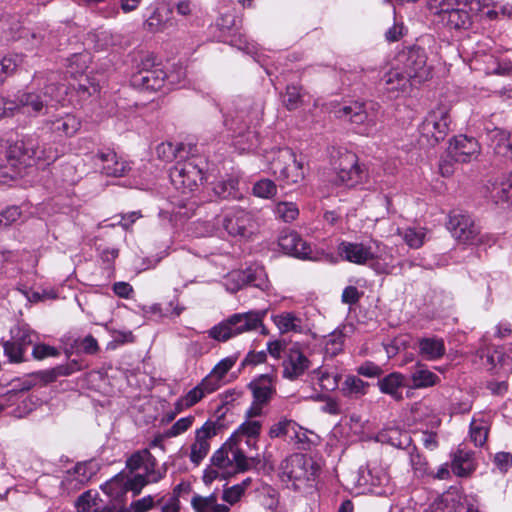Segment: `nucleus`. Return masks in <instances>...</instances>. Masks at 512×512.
<instances>
[{
    "mask_svg": "<svg viewBox=\"0 0 512 512\" xmlns=\"http://www.w3.org/2000/svg\"><path fill=\"white\" fill-rule=\"evenodd\" d=\"M383 81L387 92L392 93L394 97L408 94L412 88L417 85L412 81L405 71L395 63V65L384 74Z\"/></svg>",
    "mask_w": 512,
    "mask_h": 512,
    "instance_id": "nucleus-21",
    "label": "nucleus"
},
{
    "mask_svg": "<svg viewBox=\"0 0 512 512\" xmlns=\"http://www.w3.org/2000/svg\"><path fill=\"white\" fill-rule=\"evenodd\" d=\"M487 362L492 366L496 367L497 364H500L502 367H507L505 369L507 372L512 371V345L506 350L502 351V349H496L492 354L487 355Z\"/></svg>",
    "mask_w": 512,
    "mask_h": 512,
    "instance_id": "nucleus-45",
    "label": "nucleus"
},
{
    "mask_svg": "<svg viewBox=\"0 0 512 512\" xmlns=\"http://www.w3.org/2000/svg\"><path fill=\"white\" fill-rule=\"evenodd\" d=\"M152 482L147 481V477L141 476V474H135L133 476L119 473L105 484L101 486V489L111 498L116 500L121 499L126 492L131 491L136 496L140 494L141 490Z\"/></svg>",
    "mask_w": 512,
    "mask_h": 512,
    "instance_id": "nucleus-16",
    "label": "nucleus"
},
{
    "mask_svg": "<svg viewBox=\"0 0 512 512\" xmlns=\"http://www.w3.org/2000/svg\"><path fill=\"white\" fill-rule=\"evenodd\" d=\"M399 235L402 236L403 240L410 248L418 249L425 242L426 229L422 227H409L403 231H399Z\"/></svg>",
    "mask_w": 512,
    "mask_h": 512,
    "instance_id": "nucleus-44",
    "label": "nucleus"
},
{
    "mask_svg": "<svg viewBox=\"0 0 512 512\" xmlns=\"http://www.w3.org/2000/svg\"><path fill=\"white\" fill-rule=\"evenodd\" d=\"M451 457L450 469L457 477H469L477 468L474 452L471 450L458 448Z\"/></svg>",
    "mask_w": 512,
    "mask_h": 512,
    "instance_id": "nucleus-25",
    "label": "nucleus"
},
{
    "mask_svg": "<svg viewBox=\"0 0 512 512\" xmlns=\"http://www.w3.org/2000/svg\"><path fill=\"white\" fill-rule=\"evenodd\" d=\"M276 215L285 222L295 220L299 215V209L293 202H279L275 208Z\"/></svg>",
    "mask_w": 512,
    "mask_h": 512,
    "instance_id": "nucleus-50",
    "label": "nucleus"
},
{
    "mask_svg": "<svg viewBox=\"0 0 512 512\" xmlns=\"http://www.w3.org/2000/svg\"><path fill=\"white\" fill-rule=\"evenodd\" d=\"M249 388L253 394V401L262 406L270 401L273 393L275 392L272 385L267 381L251 382L249 384Z\"/></svg>",
    "mask_w": 512,
    "mask_h": 512,
    "instance_id": "nucleus-41",
    "label": "nucleus"
},
{
    "mask_svg": "<svg viewBox=\"0 0 512 512\" xmlns=\"http://www.w3.org/2000/svg\"><path fill=\"white\" fill-rule=\"evenodd\" d=\"M213 192L221 199H241L239 180L235 177L221 179L214 183Z\"/></svg>",
    "mask_w": 512,
    "mask_h": 512,
    "instance_id": "nucleus-33",
    "label": "nucleus"
},
{
    "mask_svg": "<svg viewBox=\"0 0 512 512\" xmlns=\"http://www.w3.org/2000/svg\"><path fill=\"white\" fill-rule=\"evenodd\" d=\"M272 319L281 333L300 332L302 330V320L292 312H283L273 316Z\"/></svg>",
    "mask_w": 512,
    "mask_h": 512,
    "instance_id": "nucleus-39",
    "label": "nucleus"
},
{
    "mask_svg": "<svg viewBox=\"0 0 512 512\" xmlns=\"http://www.w3.org/2000/svg\"><path fill=\"white\" fill-rule=\"evenodd\" d=\"M458 4V0H428V9L438 18Z\"/></svg>",
    "mask_w": 512,
    "mask_h": 512,
    "instance_id": "nucleus-59",
    "label": "nucleus"
},
{
    "mask_svg": "<svg viewBox=\"0 0 512 512\" xmlns=\"http://www.w3.org/2000/svg\"><path fill=\"white\" fill-rule=\"evenodd\" d=\"M267 310H251L244 313H235L213 326L209 331V337L225 342L240 334L254 331L262 326V320Z\"/></svg>",
    "mask_w": 512,
    "mask_h": 512,
    "instance_id": "nucleus-3",
    "label": "nucleus"
},
{
    "mask_svg": "<svg viewBox=\"0 0 512 512\" xmlns=\"http://www.w3.org/2000/svg\"><path fill=\"white\" fill-rule=\"evenodd\" d=\"M293 154L294 152L290 148H281L273 153L269 169L278 181L280 176L284 175L288 165L291 164Z\"/></svg>",
    "mask_w": 512,
    "mask_h": 512,
    "instance_id": "nucleus-35",
    "label": "nucleus"
},
{
    "mask_svg": "<svg viewBox=\"0 0 512 512\" xmlns=\"http://www.w3.org/2000/svg\"><path fill=\"white\" fill-rule=\"evenodd\" d=\"M512 189V174L509 176L506 182L501 181L500 183L494 184L492 193L493 197H497L499 200L506 201L509 199V192Z\"/></svg>",
    "mask_w": 512,
    "mask_h": 512,
    "instance_id": "nucleus-63",
    "label": "nucleus"
},
{
    "mask_svg": "<svg viewBox=\"0 0 512 512\" xmlns=\"http://www.w3.org/2000/svg\"><path fill=\"white\" fill-rule=\"evenodd\" d=\"M337 252L343 260L357 265H367L374 261H383L385 265H388L392 262V255L388 247L377 240L342 241L337 247Z\"/></svg>",
    "mask_w": 512,
    "mask_h": 512,
    "instance_id": "nucleus-2",
    "label": "nucleus"
},
{
    "mask_svg": "<svg viewBox=\"0 0 512 512\" xmlns=\"http://www.w3.org/2000/svg\"><path fill=\"white\" fill-rule=\"evenodd\" d=\"M100 466L95 460L82 461L68 469L60 482V494L71 496L83 489L97 474Z\"/></svg>",
    "mask_w": 512,
    "mask_h": 512,
    "instance_id": "nucleus-9",
    "label": "nucleus"
},
{
    "mask_svg": "<svg viewBox=\"0 0 512 512\" xmlns=\"http://www.w3.org/2000/svg\"><path fill=\"white\" fill-rule=\"evenodd\" d=\"M405 381V375L400 372H392L378 381V387L382 393L391 396L395 401H401L403 399L401 389L408 386Z\"/></svg>",
    "mask_w": 512,
    "mask_h": 512,
    "instance_id": "nucleus-27",
    "label": "nucleus"
},
{
    "mask_svg": "<svg viewBox=\"0 0 512 512\" xmlns=\"http://www.w3.org/2000/svg\"><path fill=\"white\" fill-rule=\"evenodd\" d=\"M211 463L218 469L234 468L235 471H246L250 467L243 448L236 446L230 439L214 452Z\"/></svg>",
    "mask_w": 512,
    "mask_h": 512,
    "instance_id": "nucleus-13",
    "label": "nucleus"
},
{
    "mask_svg": "<svg viewBox=\"0 0 512 512\" xmlns=\"http://www.w3.org/2000/svg\"><path fill=\"white\" fill-rule=\"evenodd\" d=\"M263 106L260 102H253L245 100L237 105V112L235 117H226L224 120L225 126L232 130L237 137H243L244 132L247 131V138L251 142L250 147L254 146L253 140L257 141L255 131L250 130V126L259 121L262 114Z\"/></svg>",
    "mask_w": 512,
    "mask_h": 512,
    "instance_id": "nucleus-6",
    "label": "nucleus"
},
{
    "mask_svg": "<svg viewBox=\"0 0 512 512\" xmlns=\"http://www.w3.org/2000/svg\"><path fill=\"white\" fill-rule=\"evenodd\" d=\"M54 78V74H51L47 79L49 83H46L36 75L34 83H37L39 87L44 84V87L37 91H27L18 95L17 99L13 101L15 103L14 111L22 108L25 112L38 116L47 112L48 107L53 106V103H59L65 89L64 86L52 82Z\"/></svg>",
    "mask_w": 512,
    "mask_h": 512,
    "instance_id": "nucleus-1",
    "label": "nucleus"
},
{
    "mask_svg": "<svg viewBox=\"0 0 512 512\" xmlns=\"http://www.w3.org/2000/svg\"><path fill=\"white\" fill-rule=\"evenodd\" d=\"M369 383L363 381L357 376L349 375L342 383L341 391L344 396L359 398L367 393Z\"/></svg>",
    "mask_w": 512,
    "mask_h": 512,
    "instance_id": "nucleus-38",
    "label": "nucleus"
},
{
    "mask_svg": "<svg viewBox=\"0 0 512 512\" xmlns=\"http://www.w3.org/2000/svg\"><path fill=\"white\" fill-rule=\"evenodd\" d=\"M448 229L460 243L476 245L482 242L480 228L468 214L453 212L449 217Z\"/></svg>",
    "mask_w": 512,
    "mask_h": 512,
    "instance_id": "nucleus-14",
    "label": "nucleus"
},
{
    "mask_svg": "<svg viewBox=\"0 0 512 512\" xmlns=\"http://www.w3.org/2000/svg\"><path fill=\"white\" fill-rule=\"evenodd\" d=\"M262 423L257 420H246L238 429L230 436V440L239 447H242L244 437L259 438Z\"/></svg>",
    "mask_w": 512,
    "mask_h": 512,
    "instance_id": "nucleus-36",
    "label": "nucleus"
},
{
    "mask_svg": "<svg viewBox=\"0 0 512 512\" xmlns=\"http://www.w3.org/2000/svg\"><path fill=\"white\" fill-rule=\"evenodd\" d=\"M46 126L56 137L63 138L74 136L80 129L81 123L76 116L65 114L48 120Z\"/></svg>",
    "mask_w": 512,
    "mask_h": 512,
    "instance_id": "nucleus-26",
    "label": "nucleus"
},
{
    "mask_svg": "<svg viewBox=\"0 0 512 512\" xmlns=\"http://www.w3.org/2000/svg\"><path fill=\"white\" fill-rule=\"evenodd\" d=\"M12 337L27 350V348L34 344L36 334L27 327H17L11 330Z\"/></svg>",
    "mask_w": 512,
    "mask_h": 512,
    "instance_id": "nucleus-55",
    "label": "nucleus"
},
{
    "mask_svg": "<svg viewBox=\"0 0 512 512\" xmlns=\"http://www.w3.org/2000/svg\"><path fill=\"white\" fill-rule=\"evenodd\" d=\"M224 286L231 293H235L246 286L243 270H234L228 273L224 278Z\"/></svg>",
    "mask_w": 512,
    "mask_h": 512,
    "instance_id": "nucleus-52",
    "label": "nucleus"
},
{
    "mask_svg": "<svg viewBox=\"0 0 512 512\" xmlns=\"http://www.w3.org/2000/svg\"><path fill=\"white\" fill-rule=\"evenodd\" d=\"M95 162L106 176L122 177L130 170L129 164L119 159L117 154L110 149L99 151L95 155Z\"/></svg>",
    "mask_w": 512,
    "mask_h": 512,
    "instance_id": "nucleus-23",
    "label": "nucleus"
},
{
    "mask_svg": "<svg viewBox=\"0 0 512 512\" xmlns=\"http://www.w3.org/2000/svg\"><path fill=\"white\" fill-rule=\"evenodd\" d=\"M252 191L256 197L270 199L277 194V186L270 179H261L254 184Z\"/></svg>",
    "mask_w": 512,
    "mask_h": 512,
    "instance_id": "nucleus-48",
    "label": "nucleus"
},
{
    "mask_svg": "<svg viewBox=\"0 0 512 512\" xmlns=\"http://www.w3.org/2000/svg\"><path fill=\"white\" fill-rule=\"evenodd\" d=\"M172 10L166 6L157 7L147 19L146 26L152 32L164 31L173 25L171 21Z\"/></svg>",
    "mask_w": 512,
    "mask_h": 512,
    "instance_id": "nucleus-32",
    "label": "nucleus"
},
{
    "mask_svg": "<svg viewBox=\"0 0 512 512\" xmlns=\"http://www.w3.org/2000/svg\"><path fill=\"white\" fill-rule=\"evenodd\" d=\"M217 434L215 423L206 422L200 429L196 430L195 441L191 445L190 460L195 465L207 456L210 449L209 440Z\"/></svg>",
    "mask_w": 512,
    "mask_h": 512,
    "instance_id": "nucleus-22",
    "label": "nucleus"
},
{
    "mask_svg": "<svg viewBox=\"0 0 512 512\" xmlns=\"http://www.w3.org/2000/svg\"><path fill=\"white\" fill-rule=\"evenodd\" d=\"M204 396H205V391L202 390V387L197 385L196 387L191 389L185 396H183L176 402L177 412L182 411L184 408H189V407L195 405Z\"/></svg>",
    "mask_w": 512,
    "mask_h": 512,
    "instance_id": "nucleus-47",
    "label": "nucleus"
},
{
    "mask_svg": "<svg viewBox=\"0 0 512 512\" xmlns=\"http://www.w3.org/2000/svg\"><path fill=\"white\" fill-rule=\"evenodd\" d=\"M3 347L5 355L11 362H21L24 360L23 355L26 352V349H24V347H22L13 337L11 340L4 342Z\"/></svg>",
    "mask_w": 512,
    "mask_h": 512,
    "instance_id": "nucleus-54",
    "label": "nucleus"
},
{
    "mask_svg": "<svg viewBox=\"0 0 512 512\" xmlns=\"http://www.w3.org/2000/svg\"><path fill=\"white\" fill-rule=\"evenodd\" d=\"M304 178L303 166L298 162L295 154L292 156V162L288 165L284 175H281L279 181L285 185L298 184Z\"/></svg>",
    "mask_w": 512,
    "mask_h": 512,
    "instance_id": "nucleus-42",
    "label": "nucleus"
},
{
    "mask_svg": "<svg viewBox=\"0 0 512 512\" xmlns=\"http://www.w3.org/2000/svg\"><path fill=\"white\" fill-rule=\"evenodd\" d=\"M191 505L195 512H229L230 508L227 505L219 504L217 496L212 493L209 496L203 497L195 495L191 499Z\"/></svg>",
    "mask_w": 512,
    "mask_h": 512,
    "instance_id": "nucleus-34",
    "label": "nucleus"
},
{
    "mask_svg": "<svg viewBox=\"0 0 512 512\" xmlns=\"http://www.w3.org/2000/svg\"><path fill=\"white\" fill-rule=\"evenodd\" d=\"M449 112V107L443 104L429 111L420 126L421 134L435 142L443 140L450 131L451 118Z\"/></svg>",
    "mask_w": 512,
    "mask_h": 512,
    "instance_id": "nucleus-12",
    "label": "nucleus"
},
{
    "mask_svg": "<svg viewBox=\"0 0 512 512\" xmlns=\"http://www.w3.org/2000/svg\"><path fill=\"white\" fill-rule=\"evenodd\" d=\"M411 385L413 389H423L435 386L440 378L437 374L430 371L425 365L418 362L410 372Z\"/></svg>",
    "mask_w": 512,
    "mask_h": 512,
    "instance_id": "nucleus-30",
    "label": "nucleus"
},
{
    "mask_svg": "<svg viewBox=\"0 0 512 512\" xmlns=\"http://www.w3.org/2000/svg\"><path fill=\"white\" fill-rule=\"evenodd\" d=\"M171 183L175 189L182 194H189L196 191L204 179L202 168L194 159L177 162L169 173Z\"/></svg>",
    "mask_w": 512,
    "mask_h": 512,
    "instance_id": "nucleus-8",
    "label": "nucleus"
},
{
    "mask_svg": "<svg viewBox=\"0 0 512 512\" xmlns=\"http://www.w3.org/2000/svg\"><path fill=\"white\" fill-rule=\"evenodd\" d=\"M345 335L340 329L334 330L324 340L325 354L334 357L342 352Z\"/></svg>",
    "mask_w": 512,
    "mask_h": 512,
    "instance_id": "nucleus-43",
    "label": "nucleus"
},
{
    "mask_svg": "<svg viewBox=\"0 0 512 512\" xmlns=\"http://www.w3.org/2000/svg\"><path fill=\"white\" fill-rule=\"evenodd\" d=\"M488 430L482 425H478L475 421L471 423L470 438L475 446H483L487 440Z\"/></svg>",
    "mask_w": 512,
    "mask_h": 512,
    "instance_id": "nucleus-60",
    "label": "nucleus"
},
{
    "mask_svg": "<svg viewBox=\"0 0 512 512\" xmlns=\"http://www.w3.org/2000/svg\"><path fill=\"white\" fill-rule=\"evenodd\" d=\"M512 189V174L509 176L506 182L501 181L500 183L494 184L492 193L493 197H497L499 200L506 201L509 199V192Z\"/></svg>",
    "mask_w": 512,
    "mask_h": 512,
    "instance_id": "nucleus-62",
    "label": "nucleus"
},
{
    "mask_svg": "<svg viewBox=\"0 0 512 512\" xmlns=\"http://www.w3.org/2000/svg\"><path fill=\"white\" fill-rule=\"evenodd\" d=\"M338 118L350 121L353 124L363 125L362 132L371 135L377 131L379 114L376 111V104L369 102H351L341 106L335 111Z\"/></svg>",
    "mask_w": 512,
    "mask_h": 512,
    "instance_id": "nucleus-7",
    "label": "nucleus"
},
{
    "mask_svg": "<svg viewBox=\"0 0 512 512\" xmlns=\"http://www.w3.org/2000/svg\"><path fill=\"white\" fill-rule=\"evenodd\" d=\"M166 73L154 63V57L148 55L141 61L139 69L131 77L133 87L146 90L157 91L164 85Z\"/></svg>",
    "mask_w": 512,
    "mask_h": 512,
    "instance_id": "nucleus-11",
    "label": "nucleus"
},
{
    "mask_svg": "<svg viewBox=\"0 0 512 512\" xmlns=\"http://www.w3.org/2000/svg\"><path fill=\"white\" fill-rule=\"evenodd\" d=\"M427 59L424 48L411 46L397 54L396 62L418 87L432 76V67L427 63Z\"/></svg>",
    "mask_w": 512,
    "mask_h": 512,
    "instance_id": "nucleus-5",
    "label": "nucleus"
},
{
    "mask_svg": "<svg viewBox=\"0 0 512 512\" xmlns=\"http://www.w3.org/2000/svg\"><path fill=\"white\" fill-rule=\"evenodd\" d=\"M59 351L53 346L47 344H34L32 355L37 360H42L47 357H57L59 356Z\"/></svg>",
    "mask_w": 512,
    "mask_h": 512,
    "instance_id": "nucleus-61",
    "label": "nucleus"
},
{
    "mask_svg": "<svg viewBox=\"0 0 512 512\" xmlns=\"http://www.w3.org/2000/svg\"><path fill=\"white\" fill-rule=\"evenodd\" d=\"M418 351L423 359L435 361L445 354L446 348L442 338L423 337L418 340Z\"/></svg>",
    "mask_w": 512,
    "mask_h": 512,
    "instance_id": "nucleus-29",
    "label": "nucleus"
},
{
    "mask_svg": "<svg viewBox=\"0 0 512 512\" xmlns=\"http://www.w3.org/2000/svg\"><path fill=\"white\" fill-rule=\"evenodd\" d=\"M481 146L474 137L458 135L450 140L447 157L459 163H467L478 157Z\"/></svg>",
    "mask_w": 512,
    "mask_h": 512,
    "instance_id": "nucleus-19",
    "label": "nucleus"
},
{
    "mask_svg": "<svg viewBox=\"0 0 512 512\" xmlns=\"http://www.w3.org/2000/svg\"><path fill=\"white\" fill-rule=\"evenodd\" d=\"M439 21L449 29H467L471 25V16L465 8L454 6L440 16Z\"/></svg>",
    "mask_w": 512,
    "mask_h": 512,
    "instance_id": "nucleus-31",
    "label": "nucleus"
},
{
    "mask_svg": "<svg viewBox=\"0 0 512 512\" xmlns=\"http://www.w3.org/2000/svg\"><path fill=\"white\" fill-rule=\"evenodd\" d=\"M246 286H253L262 291L269 288V281L263 266L253 265L243 270Z\"/></svg>",
    "mask_w": 512,
    "mask_h": 512,
    "instance_id": "nucleus-37",
    "label": "nucleus"
},
{
    "mask_svg": "<svg viewBox=\"0 0 512 512\" xmlns=\"http://www.w3.org/2000/svg\"><path fill=\"white\" fill-rule=\"evenodd\" d=\"M98 494L93 493L91 490L82 493L75 502V507L78 512H90L95 507H102L98 503Z\"/></svg>",
    "mask_w": 512,
    "mask_h": 512,
    "instance_id": "nucleus-46",
    "label": "nucleus"
},
{
    "mask_svg": "<svg viewBox=\"0 0 512 512\" xmlns=\"http://www.w3.org/2000/svg\"><path fill=\"white\" fill-rule=\"evenodd\" d=\"M22 60V57L19 55L6 56L0 60V83L17 69Z\"/></svg>",
    "mask_w": 512,
    "mask_h": 512,
    "instance_id": "nucleus-51",
    "label": "nucleus"
},
{
    "mask_svg": "<svg viewBox=\"0 0 512 512\" xmlns=\"http://www.w3.org/2000/svg\"><path fill=\"white\" fill-rule=\"evenodd\" d=\"M310 364V360L302 352L299 345L294 344L285 351L282 362V376L294 381L305 374Z\"/></svg>",
    "mask_w": 512,
    "mask_h": 512,
    "instance_id": "nucleus-20",
    "label": "nucleus"
},
{
    "mask_svg": "<svg viewBox=\"0 0 512 512\" xmlns=\"http://www.w3.org/2000/svg\"><path fill=\"white\" fill-rule=\"evenodd\" d=\"M222 226L230 236L246 238L254 232L253 216L244 209L233 207L225 213Z\"/></svg>",
    "mask_w": 512,
    "mask_h": 512,
    "instance_id": "nucleus-18",
    "label": "nucleus"
},
{
    "mask_svg": "<svg viewBox=\"0 0 512 512\" xmlns=\"http://www.w3.org/2000/svg\"><path fill=\"white\" fill-rule=\"evenodd\" d=\"M279 246L289 255L300 259H314L312 247L296 232H289L279 238Z\"/></svg>",
    "mask_w": 512,
    "mask_h": 512,
    "instance_id": "nucleus-24",
    "label": "nucleus"
},
{
    "mask_svg": "<svg viewBox=\"0 0 512 512\" xmlns=\"http://www.w3.org/2000/svg\"><path fill=\"white\" fill-rule=\"evenodd\" d=\"M335 169L336 176L333 182L336 185L353 188L365 183L368 179L365 165L359 163L357 155L353 152L341 154L339 164Z\"/></svg>",
    "mask_w": 512,
    "mask_h": 512,
    "instance_id": "nucleus-10",
    "label": "nucleus"
},
{
    "mask_svg": "<svg viewBox=\"0 0 512 512\" xmlns=\"http://www.w3.org/2000/svg\"><path fill=\"white\" fill-rule=\"evenodd\" d=\"M126 468L130 473L142 470L141 476L147 477L148 482L157 483L166 475V467L157 468V460L148 449L134 452L126 460Z\"/></svg>",
    "mask_w": 512,
    "mask_h": 512,
    "instance_id": "nucleus-15",
    "label": "nucleus"
},
{
    "mask_svg": "<svg viewBox=\"0 0 512 512\" xmlns=\"http://www.w3.org/2000/svg\"><path fill=\"white\" fill-rule=\"evenodd\" d=\"M3 347L5 355L11 362H21L24 360L23 355L26 352V349H24V347H22L13 337L11 340L4 342Z\"/></svg>",
    "mask_w": 512,
    "mask_h": 512,
    "instance_id": "nucleus-53",
    "label": "nucleus"
},
{
    "mask_svg": "<svg viewBox=\"0 0 512 512\" xmlns=\"http://www.w3.org/2000/svg\"><path fill=\"white\" fill-rule=\"evenodd\" d=\"M297 423L286 417H281L277 422L273 423L268 430V436L271 439L283 438L289 439L292 432H295Z\"/></svg>",
    "mask_w": 512,
    "mask_h": 512,
    "instance_id": "nucleus-40",
    "label": "nucleus"
},
{
    "mask_svg": "<svg viewBox=\"0 0 512 512\" xmlns=\"http://www.w3.org/2000/svg\"><path fill=\"white\" fill-rule=\"evenodd\" d=\"M491 147L498 156L512 159V133L501 128H494L489 133Z\"/></svg>",
    "mask_w": 512,
    "mask_h": 512,
    "instance_id": "nucleus-28",
    "label": "nucleus"
},
{
    "mask_svg": "<svg viewBox=\"0 0 512 512\" xmlns=\"http://www.w3.org/2000/svg\"><path fill=\"white\" fill-rule=\"evenodd\" d=\"M193 421V416L180 418L168 430L164 432V437L172 438L186 432L192 426Z\"/></svg>",
    "mask_w": 512,
    "mask_h": 512,
    "instance_id": "nucleus-56",
    "label": "nucleus"
},
{
    "mask_svg": "<svg viewBox=\"0 0 512 512\" xmlns=\"http://www.w3.org/2000/svg\"><path fill=\"white\" fill-rule=\"evenodd\" d=\"M283 104L288 110L297 109L302 104L301 88L295 85H288L283 95Z\"/></svg>",
    "mask_w": 512,
    "mask_h": 512,
    "instance_id": "nucleus-49",
    "label": "nucleus"
},
{
    "mask_svg": "<svg viewBox=\"0 0 512 512\" xmlns=\"http://www.w3.org/2000/svg\"><path fill=\"white\" fill-rule=\"evenodd\" d=\"M410 463L417 476L421 477L428 472V463L426 459L413 447L410 451Z\"/></svg>",
    "mask_w": 512,
    "mask_h": 512,
    "instance_id": "nucleus-57",
    "label": "nucleus"
},
{
    "mask_svg": "<svg viewBox=\"0 0 512 512\" xmlns=\"http://www.w3.org/2000/svg\"><path fill=\"white\" fill-rule=\"evenodd\" d=\"M314 373L317 374L318 380L323 389L332 391L338 387L339 376L337 374L329 373L322 370V368H317L314 370Z\"/></svg>",
    "mask_w": 512,
    "mask_h": 512,
    "instance_id": "nucleus-58",
    "label": "nucleus"
},
{
    "mask_svg": "<svg viewBox=\"0 0 512 512\" xmlns=\"http://www.w3.org/2000/svg\"><path fill=\"white\" fill-rule=\"evenodd\" d=\"M9 157L26 162V160L53 161L56 156L40 147V141L36 135L24 136L9 148Z\"/></svg>",
    "mask_w": 512,
    "mask_h": 512,
    "instance_id": "nucleus-17",
    "label": "nucleus"
},
{
    "mask_svg": "<svg viewBox=\"0 0 512 512\" xmlns=\"http://www.w3.org/2000/svg\"><path fill=\"white\" fill-rule=\"evenodd\" d=\"M512 189V174L509 176L506 182L501 181L500 183L494 184L492 193L493 197H497L499 200L506 201L509 199V192Z\"/></svg>",
    "mask_w": 512,
    "mask_h": 512,
    "instance_id": "nucleus-64",
    "label": "nucleus"
},
{
    "mask_svg": "<svg viewBox=\"0 0 512 512\" xmlns=\"http://www.w3.org/2000/svg\"><path fill=\"white\" fill-rule=\"evenodd\" d=\"M319 467L300 453L292 454L284 459L279 467V476L282 482H291L295 489L301 485L314 481Z\"/></svg>",
    "mask_w": 512,
    "mask_h": 512,
    "instance_id": "nucleus-4",
    "label": "nucleus"
}]
</instances>
